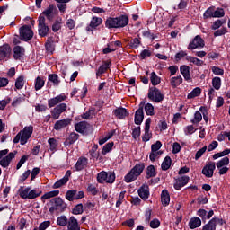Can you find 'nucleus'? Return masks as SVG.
<instances>
[{
    "mask_svg": "<svg viewBox=\"0 0 230 230\" xmlns=\"http://www.w3.org/2000/svg\"><path fill=\"white\" fill-rule=\"evenodd\" d=\"M87 164H89V160L85 157H80L75 164L76 172H82V170L87 168Z\"/></svg>",
    "mask_w": 230,
    "mask_h": 230,
    "instance_id": "412c9836",
    "label": "nucleus"
},
{
    "mask_svg": "<svg viewBox=\"0 0 230 230\" xmlns=\"http://www.w3.org/2000/svg\"><path fill=\"white\" fill-rule=\"evenodd\" d=\"M170 166H172V158L166 156L162 163L161 168L164 172H166V170H170Z\"/></svg>",
    "mask_w": 230,
    "mask_h": 230,
    "instance_id": "a19ab883",
    "label": "nucleus"
},
{
    "mask_svg": "<svg viewBox=\"0 0 230 230\" xmlns=\"http://www.w3.org/2000/svg\"><path fill=\"white\" fill-rule=\"evenodd\" d=\"M204 40L200 35H197L192 41L189 44L188 49H197L199 48H204Z\"/></svg>",
    "mask_w": 230,
    "mask_h": 230,
    "instance_id": "f8f14e48",
    "label": "nucleus"
},
{
    "mask_svg": "<svg viewBox=\"0 0 230 230\" xmlns=\"http://www.w3.org/2000/svg\"><path fill=\"white\" fill-rule=\"evenodd\" d=\"M161 202L164 207L168 206L170 204V193H168V190H164L161 194Z\"/></svg>",
    "mask_w": 230,
    "mask_h": 230,
    "instance_id": "7c9ffc66",
    "label": "nucleus"
},
{
    "mask_svg": "<svg viewBox=\"0 0 230 230\" xmlns=\"http://www.w3.org/2000/svg\"><path fill=\"white\" fill-rule=\"evenodd\" d=\"M150 123H152V119H147L145 123V134L142 137V141L144 143H146L147 141H150V139H152V132H150Z\"/></svg>",
    "mask_w": 230,
    "mask_h": 230,
    "instance_id": "2eb2a0df",
    "label": "nucleus"
},
{
    "mask_svg": "<svg viewBox=\"0 0 230 230\" xmlns=\"http://www.w3.org/2000/svg\"><path fill=\"white\" fill-rule=\"evenodd\" d=\"M163 155V151H151L149 155V159L154 163L156 159H159Z\"/></svg>",
    "mask_w": 230,
    "mask_h": 230,
    "instance_id": "3c124183",
    "label": "nucleus"
},
{
    "mask_svg": "<svg viewBox=\"0 0 230 230\" xmlns=\"http://www.w3.org/2000/svg\"><path fill=\"white\" fill-rule=\"evenodd\" d=\"M105 26H106V28H109L110 30L112 28H118L117 17L116 18H112V17L107 18V20L105 22Z\"/></svg>",
    "mask_w": 230,
    "mask_h": 230,
    "instance_id": "2f4dec72",
    "label": "nucleus"
},
{
    "mask_svg": "<svg viewBox=\"0 0 230 230\" xmlns=\"http://www.w3.org/2000/svg\"><path fill=\"white\" fill-rule=\"evenodd\" d=\"M227 164H229V157L227 156L222 158L216 164L217 168H222L224 166H227Z\"/></svg>",
    "mask_w": 230,
    "mask_h": 230,
    "instance_id": "4d7b16f0",
    "label": "nucleus"
},
{
    "mask_svg": "<svg viewBox=\"0 0 230 230\" xmlns=\"http://www.w3.org/2000/svg\"><path fill=\"white\" fill-rule=\"evenodd\" d=\"M69 223V220H67V217L66 216H60L57 219L58 226H60L61 227H66L67 224Z\"/></svg>",
    "mask_w": 230,
    "mask_h": 230,
    "instance_id": "c03bdc74",
    "label": "nucleus"
},
{
    "mask_svg": "<svg viewBox=\"0 0 230 230\" xmlns=\"http://www.w3.org/2000/svg\"><path fill=\"white\" fill-rule=\"evenodd\" d=\"M145 111L147 116H154V106L151 103L146 104Z\"/></svg>",
    "mask_w": 230,
    "mask_h": 230,
    "instance_id": "e2e57ef3",
    "label": "nucleus"
},
{
    "mask_svg": "<svg viewBox=\"0 0 230 230\" xmlns=\"http://www.w3.org/2000/svg\"><path fill=\"white\" fill-rule=\"evenodd\" d=\"M215 15V7H209L206 10V12L203 14L204 19H212Z\"/></svg>",
    "mask_w": 230,
    "mask_h": 230,
    "instance_id": "09e8293b",
    "label": "nucleus"
},
{
    "mask_svg": "<svg viewBox=\"0 0 230 230\" xmlns=\"http://www.w3.org/2000/svg\"><path fill=\"white\" fill-rule=\"evenodd\" d=\"M95 114H96V108L91 107L89 108V111L83 113L82 118L83 119H91V118H93V116H94Z\"/></svg>",
    "mask_w": 230,
    "mask_h": 230,
    "instance_id": "4c0bfd02",
    "label": "nucleus"
},
{
    "mask_svg": "<svg viewBox=\"0 0 230 230\" xmlns=\"http://www.w3.org/2000/svg\"><path fill=\"white\" fill-rule=\"evenodd\" d=\"M111 66V61H103V64L98 68L96 72L97 78L99 76H102V75H104L106 71H109Z\"/></svg>",
    "mask_w": 230,
    "mask_h": 230,
    "instance_id": "393cba45",
    "label": "nucleus"
},
{
    "mask_svg": "<svg viewBox=\"0 0 230 230\" xmlns=\"http://www.w3.org/2000/svg\"><path fill=\"white\" fill-rule=\"evenodd\" d=\"M116 181V173L114 172H105L102 171L97 174V182L99 184H103V182H106V184H114Z\"/></svg>",
    "mask_w": 230,
    "mask_h": 230,
    "instance_id": "20e7f679",
    "label": "nucleus"
},
{
    "mask_svg": "<svg viewBox=\"0 0 230 230\" xmlns=\"http://www.w3.org/2000/svg\"><path fill=\"white\" fill-rule=\"evenodd\" d=\"M69 125H71V119L58 120L54 124V130H62V128H66L69 127Z\"/></svg>",
    "mask_w": 230,
    "mask_h": 230,
    "instance_id": "6ab92c4d",
    "label": "nucleus"
},
{
    "mask_svg": "<svg viewBox=\"0 0 230 230\" xmlns=\"http://www.w3.org/2000/svg\"><path fill=\"white\" fill-rule=\"evenodd\" d=\"M80 139V135L78 133L72 132L68 135L66 139L64 142L65 146H70V145H75L76 141Z\"/></svg>",
    "mask_w": 230,
    "mask_h": 230,
    "instance_id": "a211bd4d",
    "label": "nucleus"
},
{
    "mask_svg": "<svg viewBox=\"0 0 230 230\" xmlns=\"http://www.w3.org/2000/svg\"><path fill=\"white\" fill-rule=\"evenodd\" d=\"M67 111V104L66 103H60L57 105L51 111V116L53 119H58L60 118L61 114L66 112Z\"/></svg>",
    "mask_w": 230,
    "mask_h": 230,
    "instance_id": "9d476101",
    "label": "nucleus"
},
{
    "mask_svg": "<svg viewBox=\"0 0 230 230\" xmlns=\"http://www.w3.org/2000/svg\"><path fill=\"white\" fill-rule=\"evenodd\" d=\"M112 146H114V142H109L107 143L102 150V155H105L106 154H109V152H111L112 150Z\"/></svg>",
    "mask_w": 230,
    "mask_h": 230,
    "instance_id": "6e6d98bb",
    "label": "nucleus"
},
{
    "mask_svg": "<svg viewBox=\"0 0 230 230\" xmlns=\"http://www.w3.org/2000/svg\"><path fill=\"white\" fill-rule=\"evenodd\" d=\"M10 55H12V48L10 45L5 44L0 48V60L10 58Z\"/></svg>",
    "mask_w": 230,
    "mask_h": 230,
    "instance_id": "f3484780",
    "label": "nucleus"
},
{
    "mask_svg": "<svg viewBox=\"0 0 230 230\" xmlns=\"http://www.w3.org/2000/svg\"><path fill=\"white\" fill-rule=\"evenodd\" d=\"M151 84L152 85H159L161 84V78L159 76H157V74H155V72H152L151 73Z\"/></svg>",
    "mask_w": 230,
    "mask_h": 230,
    "instance_id": "8fccbe9b",
    "label": "nucleus"
},
{
    "mask_svg": "<svg viewBox=\"0 0 230 230\" xmlns=\"http://www.w3.org/2000/svg\"><path fill=\"white\" fill-rule=\"evenodd\" d=\"M66 230H80V224H78V220L75 218V217H70L67 223Z\"/></svg>",
    "mask_w": 230,
    "mask_h": 230,
    "instance_id": "4be33fe9",
    "label": "nucleus"
},
{
    "mask_svg": "<svg viewBox=\"0 0 230 230\" xmlns=\"http://www.w3.org/2000/svg\"><path fill=\"white\" fill-rule=\"evenodd\" d=\"M202 226V220L199 217H192L189 222V226L190 229H197V227H200Z\"/></svg>",
    "mask_w": 230,
    "mask_h": 230,
    "instance_id": "473e14b6",
    "label": "nucleus"
},
{
    "mask_svg": "<svg viewBox=\"0 0 230 230\" xmlns=\"http://www.w3.org/2000/svg\"><path fill=\"white\" fill-rule=\"evenodd\" d=\"M49 81L54 84L58 87L60 85V79L58 78V75L57 74H50L49 75Z\"/></svg>",
    "mask_w": 230,
    "mask_h": 230,
    "instance_id": "49530a36",
    "label": "nucleus"
},
{
    "mask_svg": "<svg viewBox=\"0 0 230 230\" xmlns=\"http://www.w3.org/2000/svg\"><path fill=\"white\" fill-rule=\"evenodd\" d=\"M146 57H152V51H150L148 49L142 50V52L139 55L140 59L145 60V58H146Z\"/></svg>",
    "mask_w": 230,
    "mask_h": 230,
    "instance_id": "69168bd1",
    "label": "nucleus"
},
{
    "mask_svg": "<svg viewBox=\"0 0 230 230\" xmlns=\"http://www.w3.org/2000/svg\"><path fill=\"white\" fill-rule=\"evenodd\" d=\"M58 13V9L54 4H49L41 14L43 17H46L48 21H53L57 14Z\"/></svg>",
    "mask_w": 230,
    "mask_h": 230,
    "instance_id": "6e6552de",
    "label": "nucleus"
},
{
    "mask_svg": "<svg viewBox=\"0 0 230 230\" xmlns=\"http://www.w3.org/2000/svg\"><path fill=\"white\" fill-rule=\"evenodd\" d=\"M86 191L93 195V197H96V195H98V190L96 189V186L93 184H88Z\"/></svg>",
    "mask_w": 230,
    "mask_h": 230,
    "instance_id": "052dcab7",
    "label": "nucleus"
},
{
    "mask_svg": "<svg viewBox=\"0 0 230 230\" xmlns=\"http://www.w3.org/2000/svg\"><path fill=\"white\" fill-rule=\"evenodd\" d=\"M60 194V190H51L49 192H46L41 199H53V197H58V195Z\"/></svg>",
    "mask_w": 230,
    "mask_h": 230,
    "instance_id": "603ef678",
    "label": "nucleus"
},
{
    "mask_svg": "<svg viewBox=\"0 0 230 230\" xmlns=\"http://www.w3.org/2000/svg\"><path fill=\"white\" fill-rule=\"evenodd\" d=\"M217 168V165L215 162H208L202 169V174L205 175V177H208V179H210V177H213V173H215V170Z\"/></svg>",
    "mask_w": 230,
    "mask_h": 230,
    "instance_id": "9b49d317",
    "label": "nucleus"
},
{
    "mask_svg": "<svg viewBox=\"0 0 230 230\" xmlns=\"http://www.w3.org/2000/svg\"><path fill=\"white\" fill-rule=\"evenodd\" d=\"M181 84H182V76L181 75L172 77L170 80V84L172 89H176V87H179Z\"/></svg>",
    "mask_w": 230,
    "mask_h": 230,
    "instance_id": "72a5a7b5",
    "label": "nucleus"
},
{
    "mask_svg": "<svg viewBox=\"0 0 230 230\" xmlns=\"http://www.w3.org/2000/svg\"><path fill=\"white\" fill-rule=\"evenodd\" d=\"M137 193L142 200H147V199L150 197V187H148V185L143 184L138 189Z\"/></svg>",
    "mask_w": 230,
    "mask_h": 230,
    "instance_id": "dca6fc26",
    "label": "nucleus"
},
{
    "mask_svg": "<svg viewBox=\"0 0 230 230\" xmlns=\"http://www.w3.org/2000/svg\"><path fill=\"white\" fill-rule=\"evenodd\" d=\"M85 197V194L84 191L76 190H67L66 193V199L69 202H73V200H80V199H84Z\"/></svg>",
    "mask_w": 230,
    "mask_h": 230,
    "instance_id": "1a4fd4ad",
    "label": "nucleus"
},
{
    "mask_svg": "<svg viewBox=\"0 0 230 230\" xmlns=\"http://www.w3.org/2000/svg\"><path fill=\"white\" fill-rule=\"evenodd\" d=\"M190 121L191 123H193V125H199V123L202 121V114L200 113V111H196L194 114V119H191Z\"/></svg>",
    "mask_w": 230,
    "mask_h": 230,
    "instance_id": "5fc2aeb1",
    "label": "nucleus"
},
{
    "mask_svg": "<svg viewBox=\"0 0 230 230\" xmlns=\"http://www.w3.org/2000/svg\"><path fill=\"white\" fill-rule=\"evenodd\" d=\"M215 229H217L215 219H211L208 223L203 226V228H202V230H215Z\"/></svg>",
    "mask_w": 230,
    "mask_h": 230,
    "instance_id": "864d4df0",
    "label": "nucleus"
},
{
    "mask_svg": "<svg viewBox=\"0 0 230 230\" xmlns=\"http://www.w3.org/2000/svg\"><path fill=\"white\" fill-rule=\"evenodd\" d=\"M137 177L134 171H132V169L129 171L128 173L126 174V176L124 177V181L125 182H134V181H136L137 179Z\"/></svg>",
    "mask_w": 230,
    "mask_h": 230,
    "instance_id": "ea45409f",
    "label": "nucleus"
},
{
    "mask_svg": "<svg viewBox=\"0 0 230 230\" xmlns=\"http://www.w3.org/2000/svg\"><path fill=\"white\" fill-rule=\"evenodd\" d=\"M50 204L49 213L51 214L55 213V211H58V213H64L67 208V203H65L60 197L52 199Z\"/></svg>",
    "mask_w": 230,
    "mask_h": 230,
    "instance_id": "7ed1b4c3",
    "label": "nucleus"
},
{
    "mask_svg": "<svg viewBox=\"0 0 230 230\" xmlns=\"http://www.w3.org/2000/svg\"><path fill=\"white\" fill-rule=\"evenodd\" d=\"M24 84H26L24 75H20L15 81V89H18V90L22 89V87H24Z\"/></svg>",
    "mask_w": 230,
    "mask_h": 230,
    "instance_id": "79ce46f5",
    "label": "nucleus"
},
{
    "mask_svg": "<svg viewBox=\"0 0 230 230\" xmlns=\"http://www.w3.org/2000/svg\"><path fill=\"white\" fill-rule=\"evenodd\" d=\"M67 180H66V178H62L59 181H56L53 185V189L57 190L58 188H62V186H66V184H67Z\"/></svg>",
    "mask_w": 230,
    "mask_h": 230,
    "instance_id": "bf43d9fd",
    "label": "nucleus"
},
{
    "mask_svg": "<svg viewBox=\"0 0 230 230\" xmlns=\"http://www.w3.org/2000/svg\"><path fill=\"white\" fill-rule=\"evenodd\" d=\"M66 100H67V95L59 94L54 98L49 99L48 101V105L49 109H52V107L58 105V103H62V102H66Z\"/></svg>",
    "mask_w": 230,
    "mask_h": 230,
    "instance_id": "4468645a",
    "label": "nucleus"
},
{
    "mask_svg": "<svg viewBox=\"0 0 230 230\" xmlns=\"http://www.w3.org/2000/svg\"><path fill=\"white\" fill-rule=\"evenodd\" d=\"M18 195L21 199H29V200H33L42 195V191L37 189L31 190L30 187L21 186L18 190Z\"/></svg>",
    "mask_w": 230,
    "mask_h": 230,
    "instance_id": "f257e3e1",
    "label": "nucleus"
},
{
    "mask_svg": "<svg viewBox=\"0 0 230 230\" xmlns=\"http://www.w3.org/2000/svg\"><path fill=\"white\" fill-rule=\"evenodd\" d=\"M212 86L216 91H220V87H222V79L220 77L212 78Z\"/></svg>",
    "mask_w": 230,
    "mask_h": 230,
    "instance_id": "37998d69",
    "label": "nucleus"
},
{
    "mask_svg": "<svg viewBox=\"0 0 230 230\" xmlns=\"http://www.w3.org/2000/svg\"><path fill=\"white\" fill-rule=\"evenodd\" d=\"M144 118L145 114L143 113V106L140 104L139 109H137L135 113V124L141 125V123H143Z\"/></svg>",
    "mask_w": 230,
    "mask_h": 230,
    "instance_id": "b1692460",
    "label": "nucleus"
},
{
    "mask_svg": "<svg viewBox=\"0 0 230 230\" xmlns=\"http://www.w3.org/2000/svg\"><path fill=\"white\" fill-rule=\"evenodd\" d=\"M224 15H226V13L222 8H217L216 11L214 9V18L224 17Z\"/></svg>",
    "mask_w": 230,
    "mask_h": 230,
    "instance_id": "338daca9",
    "label": "nucleus"
},
{
    "mask_svg": "<svg viewBox=\"0 0 230 230\" xmlns=\"http://www.w3.org/2000/svg\"><path fill=\"white\" fill-rule=\"evenodd\" d=\"M75 26H76V21L71 18L66 20V27L68 28V30H75Z\"/></svg>",
    "mask_w": 230,
    "mask_h": 230,
    "instance_id": "774afa93",
    "label": "nucleus"
},
{
    "mask_svg": "<svg viewBox=\"0 0 230 230\" xmlns=\"http://www.w3.org/2000/svg\"><path fill=\"white\" fill-rule=\"evenodd\" d=\"M59 30H62V18L56 20L52 24V31H54V33H57Z\"/></svg>",
    "mask_w": 230,
    "mask_h": 230,
    "instance_id": "de8ad7c7",
    "label": "nucleus"
},
{
    "mask_svg": "<svg viewBox=\"0 0 230 230\" xmlns=\"http://www.w3.org/2000/svg\"><path fill=\"white\" fill-rule=\"evenodd\" d=\"M31 134H33V126H28L21 130L13 138V143L17 144L21 143V145H26L28 143V139L31 137Z\"/></svg>",
    "mask_w": 230,
    "mask_h": 230,
    "instance_id": "f03ea898",
    "label": "nucleus"
},
{
    "mask_svg": "<svg viewBox=\"0 0 230 230\" xmlns=\"http://www.w3.org/2000/svg\"><path fill=\"white\" fill-rule=\"evenodd\" d=\"M102 22H103V20H102V18L96 16L93 17L89 26L87 27V31H93V30H94V28H98V26H100Z\"/></svg>",
    "mask_w": 230,
    "mask_h": 230,
    "instance_id": "5701e85b",
    "label": "nucleus"
},
{
    "mask_svg": "<svg viewBox=\"0 0 230 230\" xmlns=\"http://www.w3.org/2000/svg\"><path fill=\"white\" fill-rule=\"evenodd\" d=\"M188 62H190V64H194V66H198V67H201V66L204 65V61L195 58V57H189L187 58Z\"/></svg>",
    "mask_w": 230,
    "mask_h": 230,
    "instance_id": "a18cd8bd",
    "label": "nucleus"
},
{
    "mask_svg": "<svg viewBox=\"0 0 230 230\" xmlns=\"http://www.w3.org/2000/svg\"><path fill=\"white\" fill-rule=\"evenodd\" d=\"M190 182V176H181L176 180L174 183V189L179 190L181 188H184Z\"/></svg>",
    "mask_w": 230,
    "mask_h": 230,
    "instance_id": "aec40b11",
    "label": "nucleus"
},
{
    "mask_svg": "<svg viewBox=\"0 0 230 230\" xmlns=\"http://www.w3.org/2000/svg\"><path fill=\"white\" fill-rule=\"evenodd\" d=\"M73 215H82L84 213V205L82 203L77 204L72 210Z\"/></svg>",
    "mask_w": 230,
    "mask_h": 230,
    "instance_id": "13d9d810",
    "label": "nucleus"
},
{
    "mask_svg": "<svg viewBox=\"0 0 230 230\" xmlns=\"http://www.w3.org/2000/svg\"><path fill=\"white\" fill-rule=\"evenodd\" d=\"M113 114L116 118H119V119H125V118L128 116V111L125 108H117L113 111Z\"/></svg>",
    "mask_w": 230,
    "mask_h": 230,
    "instance_id": "a878e982",
    "label": "nucleus"
},
{
    "mask_svg": "<svg viewBox=\"0 0 230 230\" xmlns=\"http://www.w3.org/2000/svg\"><path fill=\"white\" fill-rule=\"evenodd\" d=\"M155 175H157V171H155V166L154 165L147 166L146 170V177L147 179H152V177H155Z\"/></svg>",
    "mask_w": 230,
    "mask_h": 230,
    "instance_id": "f704fd0d",
    "label": "nucleus"
},
{
    "mask_svg": "<svg viewBox=\"0 0 230 230\" xmlns=\"http://www.w3.org/2000/svg\"><path fill=\"white\" fill-rule=\"evenodd\" d=\"M145 170V164L140 163V164H137L132 169L131 171L134 172V173L139 177V175H141V173H143V171Z\"/></svg>",
    "mask_w": 230,
    "mask_h": 230,
    "instance_id": "e433bc0d",
    "label": "nucleus"
},
{
    "mask_svg": "<svg viewBox=\"0 0 230 230\" xmlns=\"http://www.w3.org/2000/svg\"><path fill=\"white\" fill-rule=\"evenodd\" d=\"M48 143L50 146L51 152H55V150H57V146H58V142H57V139L49 138Z\"/></svg>",
    "mask_w": 230,
    "mask_h": 230,
    "instance_id": "680f3d73",
    "label": "nucleus"
},
{
    "mask_svg": "<svg viewBox=\"0 0 230 230\" xmlns=\"http://www.w3.org/2000/svg\"><path fill=\"white\" fill-rule=\"evenodd\" d=\"M180 72L181 73L184 80L190 82L191 80V75H190V66L183 65L180 67Z\"/></svg>",
    "mask_w": 230,
    "mask_h": 230,
    "instance_id": "bb28decb",
    "label": "nucleus"
},
{
    "mask_svg": "<svg viewBox=\"0 0 230 230\" xmlns=\"http://www.w3.org/2000/svg\"><path fill=\"white\" fill-rule=\"evenodd\" d=\"M128 24V16L120 15L117 17V26L118 28H125Z\"/></svg>",
    "mask_w": 230,
    "mask_h": 230,
    "instance_id": "c85d7f7f",
    "label": "nucleus"
},
{
    "mask_svg": "<svg viewBox=\"0 0 230 230\" xmlns=\"http://www.w3.org/2000/svg\"><path fill=\"white\" fill-rule=\"evenodd\" d=\"M13 58L19 60V58L24 56V47L15 46L13 48Z\"/></svg>",
    "mask_w": 230,
    "mask_h": 230,
    "instance_id": "cd10ccee",
    "label": "nucleus"
},
{
    "mask_svg": "<svg viewBox=\"0 0 230 230\" xmlns=\"http://www.w3.org/2000/svg\"><path fill=\"white\" fill-rule=\"evenodd\" d=\"M125 193L127 191H121L118 197V200L116 202V208H119L121 204H123V200H125Z\"/></svg>",
    "mask_w": 230,
    "mask_h": 230,
    "instance_id": "0e129e2a",
    "label": "nucleus"
},
{
    "mask_svg": "<svg viewBox=\"0 0 230 230\" xmlns=\"http://www.w3.org/2000/svg\"><path fill=\"white\" fill-rule=\"evenodd\" d=\"M20 31V40L24 42L31 40L33 39V30L30 25H23L19 29Z\"/></svg>",
    "mask_w": 230,
    "mask_h": 230,
    "instance_id": "423d86ee",
    "label": "nucleus"
},
{
    "mask_svg": "<svg viewBox=\"0 0 230 230\" xmlns=\"http://www.w3.org/2000/svg\"><path fill=\"white\" fill-rule=\"evenodd\" d=\"M38 22V33L40 37H48V34L49 33V26L46 23V17L40 15Z\"/></svg>",
    "mask_w": 230,
    "mask_h": 230,
    "instance_id": "39448f33",
    "label": "nucleus"
},
{
    "mask_svg": "<svg viewBox=\"0 0 230 230\" xmlns=\"http://www.w3.org/2000/svg\"><path fill=\"white\" fill-rule=\"evenodd\" d=\"M199 94H202V89L196 87L187 95V98L188 100H193V98H197Z\"/></svg>",
    "mask_w": 230,
    "mask_h": 230,
    "instance_id": "58836bf2",
    "label": "nucleus"
},
{
    "mask_svg": "<svg viewBox=\"0 0 230 230\" xmlns=\"http://www.w3.org/2000/svg\"><path fill=\"white\" fill-rule=\"evenodd\" d=\"M147 96L149 100L155 102L156 103H161V102L164 100V95H163L161 91L156 87L150 88Z\"/></svg>",
    "mask_w": 230,
    "mask_h": 230,
    "instance_id": "0eeeda50",
    "label": "nucleus"
},
{
    "mask_svg": "<svg viewBox=\"0 0 230 230\" xmlns=\"http://www.w3.org/2000/svg\"><path fill=\"white\" fill-rule=\"evenodd\" d=\"M87 127H89V124L85 121H81L75 125V130L76 132H79V134H84L87 130Z\"/></svg>",
    "mask_w": 230,
    "mask_h": 230,
    "instance_id": "c756f323",
    "label": "nucleus"
},
{
    "mask_svg": "<svg viewBox=\"0 0 230 230\" xmlns=\"http://www.w3.org/2000/svg\"><path fill=\"white\" fill-rule=\"evenodd\" d=\"M45 84H46V81H44V78L38 76L35 79V83H34L35 91H40V89H42V87H44Z\"/></svg>",
    "mask_w": 230,
    "mask_h": 230,
    "instance_id": "c9c22d12",
    "label": "nucleus"
},
{
    "mask_svg": "<svg viewBox=\"0 0 230 230\" xmlns=\"http://www.w3.org/2000/svg\"><path fill=\"white\" fill-rule=\"evenodd\" d=\"M15 155H17V151L9 153L6 156L0 160V166H2V168H8L10 166V163H12V160L15 159Z\"/></svg>",
    "mask_w": 230,
    "mask_h": 230,
    "instance_id": "ddd939ff",
    "label": "nucleus"
}]
</instances>
